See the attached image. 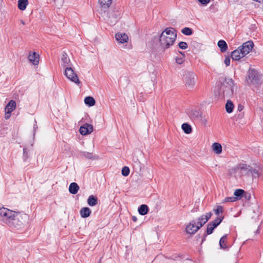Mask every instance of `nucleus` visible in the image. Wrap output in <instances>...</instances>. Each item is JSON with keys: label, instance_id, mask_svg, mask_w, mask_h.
I'll return each mask as SVG.
<instances>
[{"label": "nucleus", "instance_id": "nucleus-20", "mask_svg": "<svg viewBox=\"0 0 263 263\" xmlns=\"http://www.w3.org/2000/svg\"><path fill=\"white\" fill-rule=\"evenodd\" d=\"M79 190V186L77 183H70L69 187V191L72 194H76Z\"/></svg>", "mask_w": 263, "mask_h": 263}, {"label": "nucleus", "instance_id": "nucleus-32", "mask_svg": "<svg viewBox=\"0 0 263 263\" xmlns=\"http://www.w3.org/2000/svg\"><path fill=\"white\" fill-rule=\"evenodd\" d=\"M245 193V191L241 189H237L235 191L234 195L235 196V197H236V200L238 199H240L242 197L243 194Z\"/></svg>", "mask_w": 263, "mask_h": 263}, {"label": "nucleus", "instance_id": "nucleus-37", "mask_svg": "<svg viewBox=\"0 0 263 263\" xmlns=\"http://www.w3.org/2000/svg\"><path fill=\"white\" fill-rule=\"evenodd\" d=\"M214 212L216 215H219L220 213L223 212V208L221 206H218L217 209L214 210Z\"/></svg>", "mask_w": 263, "mask_h": 263}, {"label": "nucleus", "instance_id": "nucleus-3", "mask_svg": "<svg viewBox=\"0 0 263 263\" xmlns=\"http://www.w3.org/2000/svg\"><path fill=\"white\" fill-rule=\"evenodd\" d=\"M109 7L106 8L104 12L103 13L101 12V7L99 6L98 11L108 24L113 25L118 21L121 13L118 10Z\"/></svg>", "mask_w": 263, "mask_h": 263}, {"label": "nucleus", "instance_id": "nucleus-49", "mask_svg": "<svg viewBox=\"0 0 263 263\" xmlns=\"http://www.w3.org/2000/svg\"><path fill=\"white\" fill-rule=\"evenodd\" d=\"M132 220L134 221H136L137 220V218L136 216H133L132 217Z\"/></svg>", "mask_w": 263, "mask_h": 263}, {"label": "nucleus", "instance_id": "nucleus-43", "mask_svg": "<svg viewBox=\"0 0 263 263\" xmlns=\"http://www.w3.org/2000/svg\"><path fill=\"white\" fill-rule=\"evenodd\" d=\"M224 64L226 65L227 66H228L230 64V58L229 57H227L225 58V60L224 61Z\"/></svg>", "mask_w": 263, "mask_h": 263}, {"label": "nucleus", "instance_id": "nucleus-18", "mask_svg": "<svg viewBox=\"0 0 263 263\" xmlns=\"http://www.w3.org/2000/svg\"><path fill=\"white\" fill-rule=\"evenodd\" d=\"M112 0H99V5L101 7V11L104 12L105 10L110 7Z\"/></svg>", "mask_w": 263, "mask_h": 263}, {"label": "nucleus", "instance_id": "nucleus-15", "mask_svg": "<svg viewBox=\"0 0 263 263\" xmlns=\"http://www.w3.org/2000/svg\"><path fill=\"white\" fill-rule=\"evenodd\" d=\"M242 51L239 47L237 49L234 50L231 54V57L233 60L238 61L243 58L245 55H242Z\"/></svg>", "mask_w": 263, "mask_h": 263}, {"label": "nucleus", "instance_id": "nucleus-29", "mask_svg": "<svg viewBox=\"0 0 263 263\" xmlns=\"http://www.w3.org/2000/svg\"><path fill=\"white\" fill-rule=\"evenodd\" d=\"M227 239V235H223L219 240V245L221 248L226 249L227 246L226 245V241Z\"/></svg>", "mask_w": 263, "mask_h": 263}, {"label": "nucleus", "instance_id": "nucleus-1", "mask_svg": "<svg viewBox=\"0 0 263 263\" xmlns=\"http://www.w3.org/2000/svg\"><path fill=\"white\" fill-rule=\"evenodd\" d=\"M0 216L3 222L11 228L20 229L27 223L28 216L26 214L16 212L0 206Z\"/></svg>", "mask_w": 263, "mask_h": 263}, {"label": "nucleus", "instance_id": "nucleus-14", "mask_svg": "<svg viewBox=\"0 0 263 263\" xmlns=\"http://www.w3.org/2000/svg\"><path fill=\"white\" fill-rule=\"evenodd\" d=\"M236 170H240L241 171V173L245 175H250V171L251 170V167L249 165H247L246 164H239L235 168Z\"/></svg>", "mask_w": 263, "mask_h": 263}, {"label": "nucleus", "instance_id": "nucleus-26", "mask_svg": "<svg viewBox=\"0 0 263 263\" xmlns=\"http://www.w3.org/2000/svg\"><path fill=\"white\" fill-rule=\"evenodd\" d=\"M87 203L90 206H95L98 203V199L93 195L89 196L87 199Z\"/></svg>", "mask_w": 263, "mask_h": 263}, {"label": "nucleus", "instance_id": "nucleus-41", "mask_svg": "<svg viewBox=\"0 0 263 263\" xmlns=\"http://www.w3.org/2000/svg\"><path fill=\"white\" fill-rule=\"evenodd\" d=\"M198 2L203 6H206L209 3L210 0H198Z\"/></svg>", "mask_w": 263, "mask_h": 263}, {"label": "nucleus", "instance_id": "nucleus-45", "mask_svg": "<svg viewBox=\"0 0 263 263\" xmlns=\"http://www.w3.org/2000/svg\"><path fill=\"white\" fill-rule=\"evenodd\" d=\"M11 112H8V111H5V118L8 119L11 116Z\"/></svg>", "mask_w": 263, "mask_h": 263}, {"label": "nucleus", "instance_id": "nucleus-44", "mask_svg": "<svg viewBox=\"0 0 263 263\" xmlns=\"http://www.w3.org/2000/svg\"><path fill=\"white\" fill-rule=\"evenodd\" d=\"M183 59L182 58L177 57L176 58V62L177 64H181L183 62Z\"/></svg>", "mask_w": 263, "mask_h": 263}, {"label": "nucleus", "instance_id": "nucleus-46", "mask_svg": "<svg viewBox=\"0 0 263 263\" xmlns=\"http://www.w3.org/2000/svg\"><path fill=\"white\" fill-rule=\"evenodd\" d=\"M222 149H213L214 153L216 154H220L222 152Z\"/></svg>", "mask_w": 263, "mask_h": 263}, {"label": "nucleus", "instance_id": "nucleus-23", "mask_svg": "<svg viewBox=\"0 0 263 263\" xmlns=\"http://www.w3.org/2000/svg\"><path fill=\"white\" fill-rule=\"evenodd\" d=\"M16 103L14 100H11L5 107V111L8 112H12V111L15 108Z\"/></svg>", "mask_w": 263, "mask_h": 263}, {"label": "nucleus", "instance_id": "nucleus-40", "mask_svg": "<svg viewBox=\"0 0 263 263\" xmlns=\"http://www.w3.org/2000/svg\"><path fill=\"white\" fill-rule=\"evenodd\" d=\"M29 153H30L29 149H23V156L25 160L28 158Z\"/></svg>", "mask_w": 263, "mask_h": 263}, {"label": "nucleus", "instance_id": "nucleus-2", "mask_svg": "<svg viewBox=\"0 0 263 263\" xmlns=\"http://www.w3.org/2000/svg\"><path fill=\"white\" fill-rule=\"evenodd\" d=\"M173 28H166L161 34L159 38L160 46L163 49H166L172 46L176 40L177 33Z\"/></svg>", "mask_w": 263, "mask_h": 263}, {"label": "nucleus", "instance_id": "nucleus-39", "mask_svg": "<svg viewBox=\"0 0 263 263\" xmlns=\"http://www.w3.org/2000/svg\"><path fill=\"white\" fill-rule=\"evenodd\" d=\"M7 133V129L5 128H0V137H3L5 136Z\"/></svg>", "mask_w": 263, "mask_h": 263}, {"label": "nucleus", "instance_id": "nucleus-28", "mask_svg": "<svg viewBox=\"0 0 263 263\" xmlns=\"http://www.w3.org/2000/svg\"><path fill=\"white\" fill-rule=\"evenodd\" d=\"M85 103L89 106H92L95 104L96 101L92 97H86L84 99Z\"/></svg>", "mask_w": 263, "mask_h": 263}, {"label": "nucleus", "instance_id": "nucleus-16", "mask_svg": "<svg viewBox=\"0 0 263 263\" xmlns=\"http://www.w3.org/2000/svg\"><path fill=\"white\" fill-rule=\"evenodd\" d=\"M28 60L34 65H37L39 62V55L37 54L35 52H30Z\"/></svg>", "mask_w": 263, "mask_h": 263}, {"label": "nucleus", "instance_id": "nucleus-12", "mask_svg": "<svg viewBox=\"0 0 263 263\" xmlns=\"http://www.w3.org/2000/svg\"><path fill=\"white\" fill-rule=\"evenodd\" d=\"M212 214L208 212L205 215H202L197 219V224L200 228H201L211 218Z\"/></svg>", "mask_w": 263, "mask_h": 263}, {"label": "nucleus", "instance_id": "nucleus-50", "mask_svg": "<svg viewBox=\"0 0 263 263\" xmlns=\"http://www.w3.org/2000/svg\"><path fill=\"white\" fill-rule=\"evenodd\" d=\"M21 23L23 24V25H25V22L23 21V20H21Z\"/></svg>", "mask_w": 263, "mask_h": 263}, {"label": "nucleus", "instance_id": "nucleus-7", "mask_svg": "<svg viewBox=\"0 0 263 263\" xmlns=\"http://www.w3.org/2000/svg\"><path fill=\"white\" fill-rule=\"evenodd\" d=\"M64 74L71 81L77 84H80V82L78 77L71 66L66 67L65 68Z\"/></svg>", "mask_w": 263, "mask_h": 263}, {"label": "nucleus", "instance_id": "nucleus-4", "mask_svg": "<svg viewBox=\"0 0 263 263\" xmlns=\"http://www.w3.org/2000/svg\"><path fill=\"white\" fill-rule=\"evenodd\" d=\"M234 82L231 78H226L220 88V96L223 98H230L234 92Z\"/></svg>", "mask_w": 263, "mask_h": 263}, {"label": "nucleus", "instance_id": "nucleus-10", "mask_svg": "<svg viewBox=\"0 0 263 263\" xmlns=\"http://www.w3.org/2000/svg\"><path fill=\"white\" fill-rule=\"evenodd\" d=\"M200 228L198 224H196L195 221H191L186 227V232L190 234H194L196 233Z\"/></svg>", "mask_w": 263, "mask_h": 263}, {"label": "nucleus", "instance_id": "nucleus-42", "mask_svg": "<svg viewBox=\"0 0 263 263\" xmlns=\"http://www.w3.org/2000/svg\"><path fill=\"white\" fill-rule=\"evenodd\" d=\"M212 148H222V146L220 143L215 142L212 144Z\"/></svg>", "mask_w": 263, "mask_h": 263}, {"label": "nucleus", "instance_id": "nucleus-33", "mask_svg": "<svg viewBox=\"0 0 263 263\" xmlns=\"http://www.w3.org/2000/svg\"><path fill=\"white\" fill-rule=\"evenodd\" d=\"M181 32L186 35H191L193 33L192 29L189 27H185L181 30Z\"/></svg>", "mask_w": 263, "mask_h": 263}, {"label": "nucleus", "instance_id": "nucleus-19", "mask_svg": "<svg viewBox=\"0 0 263 263\" xmlns=\"http://www.w3.org/2000/svg\"><path fill=\"white\" fill-rule=\"evenodd\" d=\"M61 59L62 66H63L65 68H66V67H70L71 66L70 59L67 57V55L65 52H63L62 53Z\"/></svg>", "mask_w": 263, "mask_h": 263}, {"label": "nucleus", "instance_id": "nucleus-35", "mask_svg": "<svg viewBox=\"0 0 263 263\" xmlns=\"http://www.w3.org/2000/svg\"><path fill=\"white\" fill-rule=\"evenodd\" d=\"M250 174H251L252 176L254 177H258L259 175L258 170L256 169H253L252 167L251 170L250 171Z\"/></svg>", "mask_w": 263, "mask_h": 263}, {"label": "nucleus", "instance_id": "nucleus-22", "mask_svg": "<svg viewBox=\"0 0 263 263\" xmlns=\"http://www.w3.org/2000/svg\"><path fill=\"white\" fill-rule=\"evenodd\" d=\"M80 213L82 217L86 218L90 216L91 210L89 208L85 207L81 209Z\"/></svg>", "mask_w": 263, "mask_h": 263}, {"label": "nucleus", "instance_id": "nucleus-25", "mask_svg": "<svg viewBox=\"0 0 263 263\" xmlns=\"http://www.w3.org/2000/svg\"><path fill=\"white\" fill-rule=\"evenodd\" d=\"M217 45L221 52H224L228 49L227 44L224 40L219 41Z\"/></svg>", "mask_w": 263, "mask_h": 263}, {"label": "nucleus", "instance_id": "nucleus-47", "mask_svg": "<svg viewBox=\"0 0 263 263\" xmlns=\"http://www.w3.org/2000/svg\"><path fill=\"white\" fill-rule=\"evenodd\" d=\"M243 106L241 105H239L238 106V110H239V111H241L243 109Z\"/></svg>", "mask_w": 263, "mask_h": 263}, {"label": "nucleus", "instance_id": "nucleus-38", "mask_svg": "<svg viewBox=\"0 0 263 263\" xmlns=\"http://www.w3.org/2000/svg\"><path fill=\"white\" fill-rule=\"evenodd\" d=\"M236 200V197H227L224 199V202H234Z\"/></svg>", "mask_w": 263, "mask_h": 263}, {"label": "nucleus", "instance_id": "nucleus-30", "mask_svg": "<svg viewBox=\"0 0 263 263\" xmlns=\"http://www.w3.org/2000/svg\"><path fill=\"white\" fill-rule=\"evenodd\" d=\"M182 129L185 134H189L192 132V127L187 123H183L182 124Z\"/></svg>", "mask_w": 263, "mask_h": 263}, {"label": "nucleus", "instance_id": "nucleus-34", "mask_svg": "<svg viewBox=\"0 0 263 263\" xmlns=\"http://www.w3.org/2000/svg\"><path fill=\"white\" fill-rule=\"evenodd\" d=\"M129 174V169L127 166H124L122 169V175L124 176H127Z\"/></svg>", "mask_w": 263, "mask_h": 263}, {"label": "nucleus", "instance_id": "nucleus-21", "mask_svg": "<svg viewBox=\"0 0 263 263\" xmlns=\"http://www.w3.org/2000/svg\"><path fill=\"white\" fill-rule=\"evenodd\" d=\"M81 153L82 154V155L84 157H85V158H88V159H98V158H99L98 156L94 154L91 152H88V151H82Z\"/></svg>", "mask_w": 263, "mask_h": 263}, {"label": "nucleus", "instance_id": "nucleus-24", "mask_svg": "<svg viewBox=\"0 0 263 263\" xmlns=\"http://www.w3.org/2000/svg\"><path fill=\"white\" fill-rule=\"evenodd\" d=\"M149 209L147 205L142 204L138 208V212L141 215H145L147 214Z\"/></svg>", "mask_w": 263, "mask_h": 263}, {"label": "nucleus", "instance_id": "nucleus-48", "mask_svg": "<svg viewBox=\"0 0 263 263\" xmlns=\"http://www.w3.org/2000/svg\"><path fill=\"white\" fill-rule=\"evenodd\" d=\"M198 211V208H195V209H193L192 210V212H196Z\"/></svg>", "mask_w": 263, "mask_h": 263}, {"label": "nucleus", "instance_id": "nucleus-27", "mask_svg": "<svg viewBox=\"0 0 263 263\" xmlns=\"http://www.w3.org/2000/svg\"><path fill=\"white\" fill-rule=\"evenodd\" d=\"M28 4V0H18V8L21 10H24Z\"/></svg>", "mask_w": 263, "mask_h": 263}, {"label": "nucleus", "instance_id": "nucleus-6", "mask_svg": "<svg viewBox=\"0 0 263 263\" xmlns=\"http://www.w3.org/2000/svg\"><path fill=\"white\" fill-rule=\"evenodd\" d=\"M223 217L219 216L217 217L216 219L212 222H209L207 225V229L206 231V234L204 235V238L202 240V242L205 239V237L207 235L212 234L213 230L216 228L222 221Z\"/></svg>", "mask_w": 263, "mask_h": 263}, {"label": "nucleus", "instance_id": "nucleus-13", "mask_svg": "<svg viewBox=\"0 0 263 263\" xmlns=\"http://www.w3.org/2000/svg\"><path fill=\"white\" fill-rule=\"evenodd\" d=\"M79 131L82 135L89 134L93 131L92 125L89 124H85L80 127Z\"/></svg>", "mask_w": 263, "mask_h": 263}, {"label": "nucleus", "instance_id": "nucleus-5", "mask_svg": "<svg viewBox=\"0 0 263 263\" xmlns=\"http://www.w3.org/2000/svg\"><path fill=\"white\" fill-rule=\"evenodd\" d=\"M196 75L193 72H185L184 74V80L186 87L188 89H192L194 87L195 84V79Z\"/></svg>", "mask_w": 263, "mask_h": 263}, {"label": "nucleus", "instance_id": "nucleus-51", "mask_svg": "<svg viewBox=\"0 0 263 263\" xmlns=\"http://www.w3.org/2000/svg\"><path fill=\"white\" fill-rule=\"evenodd\" d=\"M180 53L181 54L183 55V56L184 55V54H183V53H182V52H180Z\"/></svg>", "mask_w": 263, "mask_h": 263}, {"label": "nucleus", "instance_id": "nucleus-17", "mask_svg": "<svg viewBox=\"0 0 263 263\" xmlns=\"http://www.w3.org/2000/svg\"><path fill=\"white\" fill-rule=\"evenodd\" d=\"M117 41L120 43H126L128 40V36L125 33H117L115 35Z\"/></svg>", "mask_w": 263, "mask_h": 263}, {"label": "nucleus", "instance_id": "nucleus-9", "mask_svg": "<svg viewBox=\"0 0 263 263\" xmlns=\"http://www.w3.org/2000/svg\"><path fill=\"white\" fill-rule=\"evenodd\" d=\"M249 79L250 82L253 84H257L259 81V76L257 70L252 69L249 71Z\"/></svg>", "mask_w": 263, "mask_h": 263}, {"label": "nucleus", "instance_id": "nucleus-11", "mask_svg": "<svg viewBox=\"0 0 263 263\" xmlns=\"http://www.w3.org/2000/svg\"><path fill=\"white\" fill-rule=\"evenodd\" d=\"M187 114L193 121H200L202 120L201 113L199 110L191 109L188 111Z\"/></svg>", "mask_w": 263, "mask_h": 263}, {"label": "nucleus", "instance_id": "nucleus-31", "mask_svg": "<svg viewBox=\"0 0 263 263\" xmlns=\"http://www.w3.org/2000/svg\"><path fill=\"white\" fill-rule=\"evenodd\" d=\"M234 105L232 101L228 100L226 104V109L227 112L231 113L233 111Z\"/></svg>", "mask_w": 263, "mask_h": 263}, {"label": "nucleus", "instance_id": "nucleus-36", "mask_svg": "<svg viewBox=\"0 0 263 263\" xmlns=\"http://www.w3.org/2000/svg\"><path fill=\"white\" fill-rule=\"evenodd\" d=\"M178 46L179 48L181 49H185L187 47V45L186 42H180L178 44Z\"/></svg>", "mask_w": 263, "mask_h": 263}, {"label": "nucleus", "instance_id": "nucleus-8", "mask_svg": "<svg viewBox=\"0 0 263 263\" xmlns=\"http://www.w3.org/2000/svg\"><path fill=\"white\" fill-rule=\"evenodd\" d=\"M253 47L254 43L251 40L248 41L243 43L242 46H239L240 48L242 51V55H246L249 53L252 50Z\"/></svg>", "mask_w": 263, "mask_h": 263}]
</instances>
